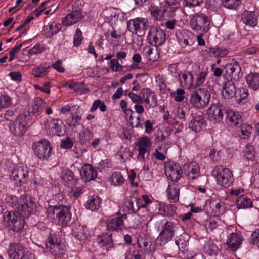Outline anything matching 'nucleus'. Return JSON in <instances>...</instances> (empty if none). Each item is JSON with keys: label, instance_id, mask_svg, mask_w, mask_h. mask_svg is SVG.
I'll list each match as a JSON object with an SVG mask.
<instances>
[{"label": "nucleus", "instance_id": "obj_1", "mask_svg": "<svg viewBox=\"0 0 259 259\" xmlns=\"http://www.w3.org/2000/svg\"><path fill=\"white\" fill-rule=\"evenodd\" d=\"M179 235L176 239L175 244L179 249L186 246V242L189 239L188 235L185 232L183 227L178 223L166 221L162 225V230L157 238V242L163 246L172 240L175 235Z\"/></svg>", "mask_w": 259, "mask_h": 259}, {"label": "nucleus", "instance_id": "obj_2", "mask_svg": "<svg viewBox=\"0 0 259 259\" xmlns=\"http://www.w3.org/2000/svg\"><path fill=\"white\" fill-rule=\"evenodd\" d=\"M12 201L13 206L19 214L24 217L29 216L36 208L34 200L28 195H22L19 198L10 195L8 197Z\"/></svg>", "mask_w": 259, "mask_h": 259}, {"label": "nucleus", "instance_id": "obj_3", "mask_svg": "<svg viewBox=\"0 0 259 259\" xmlns=\"http://www.w3.org/2000/svg\"><path fill=\"white\" fill-rule=\"evenodd\" d=\"M210 99L209 92L206 88H199L191 93L189 102L195 108L202 109L208 105Z\"/></svg>", "mask_w": 259, "mask_h": 259}, {"label": "nucleus", "instance_id": "obj_4", "mask_svg": "<svg viewBox=\"0 0 259 259\" xmlns=\"http://www.w3.org/2000/svg\"><path fill=\"white\" fill-rule=\"evenodd\" d=\"M217 183L224 188H228L233 183L234 178L232 171L222 165L215 166L211 172Z\"/></svg>", "mask_w": 259, "mask_h": 259}, {"label": "nucleus", "instance_id": "obj_5", "mask_svg": "<svg viewBox=\"0 0 259 259\" xmlns=\"http://www.w3.org/2000/svg\"><path fill=\"white\" fill-rule=\"evenodd\" d=\"M189 24L193 30L205 33L208 29L210 21L205 14L197 13L191 16Z\"/></svg>", "mask_w": 259, "mask_h": 259}, {"label": "nucleus", "instance_id": "obj_6", "mask_svg": "<svg viewBox=\"0 0 259 259\" xmlns=\"http://www.w3.org/2000/svg\"><path fill=\"white\" fill-rule=\"evenodd\" d=\"M35 155L40 159L48 161L52 154L51 143L45 139L35 142L33 144Z\"/></svg>", "mask_w": 259, "mask_h": 259}, {"label": "nucleus", "instance_id": "obj_7", "mask_svg": "<svg viewBox=\"0 0 259 259\" xmlns=\"http://www.w3.org/2000/svg\"><path fill=\"white\" fill-rule=\"evenodd\" d=\"M53 214H56L59 225L63 227L68 225L72 217L70 207L63 205H56L53 207Z\"/></svg>", "mask_w": 259, "mask_h": 259}, {"label": "nucleus", "instance_id": "obj_8", "mask_svg": "<svg viewBox=\"0 0 259 259\" xmlns=\"http://www.w3.org/2000/svg\"><path fill=\"white\" fill-rule=\"evenodd\" d=\"M11 179L15 182L17 187H21L26 184L29 179L28 168L24 165L15 166L12 171Z\"/></svg>", "mask_w": 259, "mask_h": 259}, {"label": "nucleus", "instance_id": "obj_9", "mask_svg": "<svg viewBox=\"0 0 259 259\" xmlns=\"http://www.w3.org/2000/svg\"><path fill=\"white\" fill-rule=\"evenodd\" d=\"M7 253L11 259H27L29 254L27 248L19 243H11Z\"/></svg>", "mask_w": 259, "mask_h": 259}, {"label": "nucleus", "instance_id": "obj_10", "mask_svg": "<svg viewBox=\"0 0 259 259\" xmlns=\"http://www.w3.org/2000/svg\"><path fill=\"white\" fill-rule=\"evenodd\" d=\"M149 42L155 47L162 45L166 40L165 32L160 28L152 27L147 36Z\"/></svg>", "mask_w": 259, "mask_h": 259}, {"label": "nucleus", "instance_id": "obj_11", "mask_svg": "<svg viewBox=\"0 0 259 259\" xmlns=\"http://www.w3.org/2000/svg\"><path fill=\"white\" fill-rule=\"evenodd\" d=\"M63 122L58 118H48L44 124V129L51 135H60L62 133L61 129Z\"/></svg>", "mask_w": 259, "mask_h": 259}, {"label": "nucleus", "instance_id": "obj_12", "mask_svg": "<svg viewBox=\"0 0 259 259\" xmlns=\"http://www.w3.org/2000/svg\"><path fill=\"white\" fill-rule=\"evenodd\" d=\"M142 96V104H145V107L147 109L151 107H155L158 105L156 96L152 90L146 88L140 91Z\"/></svg>", "mask_w": 259, "mask_h": 259}, {"label": "nucleus", "instance_id": "obj_13", "mask_svg": "<svg viewBox=\"0 0 259 259\" xmlns=\"http://www.w3.org/2000/svg\"><path fill=\"white\" fill-rule=\"evenodd\" d=\"M9 130L15 136H21L27 130L26 122L22 118L17 117L14 121H11Z\"/></svg>", "mask_w": 259, "mask_h": 259}, {"label": "nucleus", "instance_id": "obj_14", "mask_svg": "<svg viewBox=\"0 0 259 259\" xmlns=\"http://www.w3.org/2000/svg\"><path fill=\"white\" fill-rule=\"evenodd\" d=\"M137 146L139 147L138 156L142 159L145 158V155L148 157L151 147L150 139L148 137H142L137 142Z\"/></svg>", "mask_w": 259, "mask_h": 259}, {"label": "nucleus", "instance_id": "obj_15", "mask_svg": "<svg viewBox=\"0 0 259 259\" xmlns=\"http://www.w3.org/2000/svg\"><path fill=\"white\" fill-rule=\"evenodd\" d=\"M84 16L80 10H73L62 19V23L64 26H70L77 23Z\"/></svg>", "mask_w": 259, "mask_h": 259}, {"label": "nucleus", "instance_id": "obj_16", "mask_svg": "<svg viewBox=\"0 0 259 259\" xmlns=\"http://www.w3.org/2000/svg\"><path fill=\"white\" fill-rule=\"evenodd\" d=\"M130 25L133 27L132 32L138 35H142L148 27V20L145 18H136L130 21Z\"/></svg>", "mask_w": 259, "mask_h": 259}, {"label": "nucleus", "instance_id": "obj_17", "mask_svg": "<svg viewBox=\"0 0 259 259\" xmlns=\"http://www.w3.org/2000/svg\"><path fill=\"white\" fill-rule=\"evenodd\" d=\"M242 237L236 233H231L227 237L226 244L232 251H236L242 243Z\"/></svg>", "mask_w": 259, "mask_h": 259}, {"label": "nucleus", "instance_id": "obj_18", "mask_svg": "<svg viewBox=\"0 0 259 259\" xmlns=\"http://www.w3.org/2000/svg\"><path fill=\"white\" fill-rule=\"evenodd\" d=\"M176 36L178 41L183 46L190 45L193 37L190 31L183 29L177 31Z\"/></svg>", "mask_w": 259, "mask_h": 259}, {"label": "nucleus", "instance_id": "obj_19", "mask_svg": "<svg viewBox=\"0 0 259 259\" xmlns=\"http://www.w3.org/2000/svg\"><path fill=\"white\" fill-rule=\"evenodd\" d=\"M45 104L44 100L39 98L34 99L33 103L28 106L27 110L25 111V116H33L36 113L42 110V106Z\"/></svg>", "mask_w": 259, "mask_h": 259}, {"label": "nucleus", "instance_id": "obj_20", "mask_svg": "<svg viewBox=\"0 0 259 259\" xmlns=\"http://www.w3.org/2000/svg\"><path fill=\"white\" fill-rule=\"evenodd\" d=\"M80 176L85 182H89L97 178V172L92 165L85 164L81 169Z\"/></svg>", "mask_w": 259, "mask_h": 259}, {"label": "nucleus", "instance_id": "obj_21", "mask_svg": "<svg viewBox=\"0 0 259 259\" xmlns=\"http://www.w3.org/2000/svg\"><path fill=\"white\" fill-rule=\"evenodd\" d=\"M208 116L211 121L219 122L223 116L222 109L217 104L211 105L207 110Z\"/></svg>", "mask_w": 259, "mask_h": 259}, {"label": "nucleus", "instance_id": "obj_22", "mask_svg": "<svg viewBox=\"0 0 259 259\" xmlns=\"http://www.w3.org/2000/svg\"><path fill=\"white\" fill-rule=\"evenodd\" d=\"M124 217L125 215H123L108 219L106 222L107 229L111 231L122 229L124 224L123 218Z\"/></svg>", "mask_w": 259, "mask_h": 259}, {"label": "nucleus", "instance_id": "obj_23", "mask_svg": "<svg viewBox=\"0 0 259 259\" xmlns=\"http://www.w3.org/2000/svg\"><path fill=\"white\" fill-rule=\"evenodd\" d=\"M241 19L244 24L250 27H254L257 23V16L252 11L244 12L242 15Z\"/></svg>", "mask_w": 259, "mask_h": 259}, {"label": "nucleus", "instance_id": "obj_24", "mask_svg": "<svg viewBox=\"0 0 259 259\" xmlns=\"http://www.w3.org/2000/svg\"><path fill=\"white\" fill-rule=\"evenodd\" d=\"M226 73L229 75L231 81H238L243 76V73L241 72V68L240 66H228Z\"/></svg>", "mask_w": 259, "mask_h": 259}, {"label": "nucleus", "instance_id": "obj_25", "mask_svg": "<svg viewBox=\"0 0 259 259\" xmlns=\"http://www.w3.org/2000/svg\"><path fill=\"white\" fill-rule=\"evenodd\" d=\"M72 234L74 237L79 240L86 239L88 235L86 227L80 225H75L73 227Z\"/></svg>", "mask_w": 259, "mask_h": 259}, {"label": "nucleus", "instance_id": "obj_26", "mask_svg": "<svg viewBox=\"0 0 259 259\" xmlns=\"http://www.w3.org/2000/svg\"><path fill=\"white\" fill-rule=\"evenodd\" d=\"M101 204V199L98 196H89L85 203V206L88 209L92 211L98 210Z\"/></svg>", "mask_w": 259, "mask_h": 259}, {"label": "nucleus", "instance_id": "obj_27", "mask_svg": "<svg viewBox=\"0 0 259 259\" xmlns=\"http://www.w3.org/2000/svg\"><path fill=\"white\" fill-rule=\"evenodd\" d=\"M48 250L57 258H62L66 255L65 247L61 240Z\"/></svg>", "mask_w": 259, "mask_h": 259}, {"label": "nucleus", "instance_id": "obj_28", "mask_svg": "<svg viewBox=\"0 0 259 259\" xmlns=\"http://www.w3.org/2000/svg\"><path fill=\"white\" fill-rule=\"evenodd\" d=\"M236 89L235 84L232 81H228L223 85L222 95L226 99L235 97Z\"/></svg>", "mask_w": 259, "mask_h": 259}, {"label": "nucleus", "instance_id": "obj_29", "mask_svg": "<svg viewBox=\"0 0 259 259\" xmlns=\"http://www.w3.org/2000/svg\"><path fill=\"white\" fill-rule=\"evenodd\" d=\"M204 120L201 115L192 117L189 124V127L194 132L197 133L200 132L202 126L204 125Z\"/></svg>", "mask_w": 259, "mask_h": 259}, {"label": "nucleus", "instance_id": "obj_30", "mask_svg": "<svg viewBox=\"0 0 259 259\" xmlns=\"http://www.w3.org/2000/svg\"><path fill=\"white\" fill-rule=\"evenodd\" d=\"M143 55L149 60L153 62L157 60L159 57V53L158 50L147 46L143 48Z\"/></svg>", "mask_w": 259, "mask_h": 259}, {"label": "nucleus", "instance_id": "obj_31", "mask_svg": "<svg viewBox=\"0 0 259 259\" xmlns=\"http://www.w3.org/2000/svg\"><path fill=\"white\" fill-rule=\"evenodd\" d=\"M111 236V234H106L98 238L97 239V242L103 250L107 251L109 248L113 246V242Z\"/></svg>", "mask_w": 259, "mask_h": 259}, {"label": "nucleus", "instance_id": "obj_32", "mask_svg": "<svg viewBox=\"0 0 259 259\" xmlns=\"http://www.w3.org/2000/svg\"><path fill=\"white\" fill-rule=\"evenodd\" d=\"M179 187L177 184H172L168 185L167 193L170 202L175 203L179 200Z\"/></svg>", "mask_w": 259, "mask_h": 259}, {"label": "nucleus", "instance_id": "obj_33", "mask_svg": "<svg viewBox=\"0 0 259 259\" xmlns=\"http://www.w3.org/2000/svg\"><path fill=\"white\" fill-rule=\"evenodd\" d=\"M20 214L19 212H14L13 211H6L3 215V224L6 226L10 228L13 223L19 217Z\"/></svg>", "mask_w": 259, "mask_h": 259}, {"label": "nucleus", "instance_id": "obj_34", "mask_svg": "<svg viewBox=\"0 0 259 259\" xmlns=\"http://www.w3.org/2000/svg\"><path fill=\"white\" fill-rule=\"evenodd\" d=\"M198 69L197 66H194L193 70L188 74L183 73L182 78L184 81L185 85L188 88H194V78L195 72Z\"/></svg>", "mask_w": 259, "mask_h": 259}, {"label": "nucleus", "instance_id": "obj_35", "mask_svg": "<svg viewBox=\"0 0 259 259\" xmlns=\"http://www.w3.org/2000/svg\"><path fill=\"white\" fill-rule=\"evenodd\" d=\"M184 173L191 179H195L199 176V168L196 163L191 164L184 166Z\"/></svg>", "mask_w": 259, "mask_h": 259}, {"label": "nucleus", "instance_id": "obj_36", "mask_svg": "<svg viewBox=\"0 0 259 259\" xmlns=\"http://www.w3.org/2000/svg\"><path fill=\"white\" fill-rule=\"evenodd\" d=\"M246 82L249 87L256 90L259 89V73H250L246 76Z\"/></svg>", "mask_w": 259, "mask_h": 259}, {"label": "nucleus", "instance_id": "obj_37", "mask_svg": "<svg viewBox=\"0 0 259 259\" xmlns=\"http://www.w3.org/2000/svg\"><path fill=\"white\" fill-rule=\"evenodd\" d=\"M236 205L239 209L251 208L253 206L251 200L245 195H241L237 199Z\"/></svg>", "mask_w": 259, "mask_h": 259}, {"label": "nucleus", "instance_id": "obj_38", "mask_svg": "<svg viewBox=\"0 0 259 259\" xmlns=\"http://www.w3.org/2000/svg\"><path fill=\"white\" fill-rule=\"evenodd\" d=\"M229 121L235 126L242 123V117L238 112L230 111L227 115Z\"/></svg>", "mask_w": 259, "mask_h": 259}, {"label": "nucleus", "instance_id": "obj_39", "mask_svg": "<svg viewBox=\"0 0 259 259\" xmlns=\"http://www.w3.org/2000/svg\"><path fill=\"white\" fill-rule=\"evenodd\" d=\"M25 224V222L24 218L20 215L9 228V229L15 232H21L24 227Z\"/></svg>", "mask_w": 259, "mask_h": 259}, {"label": "nucleus", "instance_id": "obj_40", "mask_svg": "<svg viewBox=\"0 0 259 259\" xmlns=\"http://www.w3.org/2000/svg\"><path fill=\"white\" fill-rule=\"evenodd\" d=\"M197 67L198 69L194 74V75H196L197 77L195 82H194V88L203 84L206 79V76L207 74L206 71H201L199 66H197Z\"/></svg>", "mask_w": 259, "mask_h": 259}, {"label": "nucleus", "instance_id": "obj_41", "mask_svg": "<svg viewBox=\"0 0 259 259\" xmlns=\"http://www.w3.org/2000/svg\"><path fill=\"white\" fill-rule=\"evenodd\" d=\"M139 202V198L136 196H133L130 200L126 202V207L127 208L129 211L134 212L137 211L139 210V205L138 203Z\"/></svg>", "mask_w": 259, "mask_h": 259}, {"label": "nucleus", "instance_id": "obj_42", "mask_svg": "<svg viewBox=\"0 0 259 259\" xmlns=\"http://www.w3.org/2000/svg\"><path fill=\"white\" fill-rule=\"evenodd\" d=\"M50 68L49 66H37L32 70V74L35 77H41L47 74Z\"/></svg>", "mask_w": 259, "mask_h": 259}, {"label": "nucleus", "instance_id": "obj_43", "mask_svg": "<svg viewBox=\"0 0 259 259\" xmlns=\"http://www.w3.org/2000/svg\"><path fill=\"white\" fill-rule=\"evenodd\" d=\"M61 240L58 235L56 234H50L47 239L46 240V248L48 249L52 247Z\"/></svg>", "mask_w": 259, "mask_h": 259}, {"label": "nucleus", "instance_id": "obj_44", "mask_svg": "<svg viewBox=\"0 0 259 259\" xmlns=\"http://www.w3.org/2000/svg\"><path fill=\"white\" fill-rule=\"evenodd\" d=\"M126 53L124 51H119L116 54V58L110 61V65H120L124 63L123 61L126 59Z\"/></svg>", "mask_w": 259, "mask_h": 259}, {"label": "nucleus", "instance_id": "obj_45", "mask_svg": "<svg viewBox=\"0 0 259 259\" xmlns=\"http://www.w3.org/2000/svg\"><path fill=\"white\" fill-rule=\"evenodd\" d=\"M110 179L112 184L114 186H120L123 184L124 181L121 174L118 172H113Z\"/></svg>", "mask_w": 259, "mask_h": 259}, {"label": "nucleus", "instance_id": "obj_46", "mask_svg": "<svg viewBox=\"0 0 259 259\" xmlns=\"http://www.w3.org/2000/svg\"><path fill=\"white\" fill-rule=\"evenodd\" d=\"M12 105V99L8 95H0V109L7 108Z\"/></svg>", "mask_w": 259, "mask_h": 259}, {"label": "nucleus", "instance_id": "obj_47", "mask_svg": "<svg viewBox=\"0 0 259 259\" xmlns=\"http://www.w3.org/2000/svg\"><path fill=\"white\" fill-rule=\"evenodd\" d=\"M189 110L187 108L177 107L174 110L175 116L181 120L185 121L186 115L189 113Z\"/></svg>", "mask_w": 259, "mask_h": 259}, {"label": "nucleus", "instance_id": "obj_48", "mask_svg": "<svg viewBox=\"0 0 259 259\" xmlns=\"http://www.w3.org/2000/svg\"><path fill=\"white\" fill-rule=\"evenodd\" d=\"M182 173V171L180 166H177V168H175V171H168V174H167L166 176L172 181L177 182L181 177Z\"/></svg>", "mask_w": 259, "mask_h": 259}, {"label": "nucleus", "instance_id": "obj_49", "mask_svg": "<svg viewBox=\"0 0 259 259\" xmlns=\"http://www.w3.org/2000/svg\"><path fill=\"white\" fill-rule=\"evenodd\" d=\"M111 39L110 43L111 44L118 45L123 42L122 35L115 30H113L111 32Z\"/></svg>", "mask_w": 259, "mask_h": 259}, {"label": "nucleus", "instance_id": "obj_50", "mask_svg": "<svg viewBox=\"0 0 259 259\" xmlns=\"http://www.w3.org/2000/svg\"><path fill=\"white\" fill-rule=\"evenodd\" d=\"M236 93L235 97L238 102H241L248 96L247 90L244 88L238 89Z\"/></svg>", "mask_w": 259, "mask_h": 259}, {"label": "nucleus", "instance_id": "obj_51", "mask_svg": "<svg viewBox=\"0 0 259 259\" xmlns=\"http://www.w3.org/2000/svg\"><path fill=\"white\" fill-rule=\"evenodd\" d=\"M185 91L183 89H178L176 92L171 94V97L174 99L176 101L182 102L184 99V94Z\"/></svg>", "mask_w": 259, "mask_h": 259}, {"label": "nucleus", "instance_id": "obj_52", "mask_svg": "<svg viewBox=\"0 0 259 259\" xmlns=\"http://www.w3.org/2000/svg\"><path fill=\"white\" fill-rule=\"evenodd\" d=\"M179 7V4L178 5H167L165 3L163 12L168 14L169 16L173 17L177 9Z\"/></svg>", "mask_w": 259, "mask_h": 259}, {"label": "nucleus", "instance_id": "obj_53", "mask_svg": "<svg viewBox=\"0 0 259 259\" xmlns=\"http://www.w3.org/2000/svg\"><path fill=\"white\" fill-rule=\"evenodd\" d=\"M244 156L248 160H252L254 157V151L252 146L247 144L243 151Z\"/></svg>", "mask_w": 259, "mask_h": 259}, {"label": "nucleus", "instance_id": "obj_54", "mask_svg": "<svg viewBox=\"0 0 259 259\" xmlns=\"http://www.w3.org/2000/svg\"><path fill=\"white\" fill-rule=\"evenodd\" d=\"M223 4L226 8L235 9L240 4V0H223Z\"/></svg>", "mask_w": 259, "mask_h": 259}, {"label": "nucleus", "instance_id": "obj_55", "mask_svg": "<svg viewBox=\"0 0 259 259\" xmlns=\"http://www.w3.org/2000/svg\"><path fill=\"white\" fill-rule=\"evenodd\" d=\"M151 15L156 20H161L163 16V11L156 7H153L150 9Z\"/></svg>", "mask_w": 259, "mask_h": 259}, {"label": "nucleus", "instance_id": "obj_56", "mask_svg": "<svg viewBox=\"0 0 259 259\" xmlns=\"http://www.w3.org/2000/svg\"><path fill=\"white\" fill-rule=\"evenodd\" d=\"M83 39L82 34L81 31L77 28L73 37V44L75 46H78Z\"/></svg>", "mask_w": 259, "mask_h": 259}, {"label": "nucleus", "instance_id": "obj_57", "mask_svg": "<svg viewBox=\"0 0 259 259\" xmlns=\"http://www.w3.org/2000/svg\"><path fill=\"white\" fill-rule=\"evenodd\" d=\"M81 119V114L71 115V120L68 123V125L75 128L79 124Z\"/></svg>", "mask_w": 259, "mask_h": 259}, {"label": "nucleus", "instance_id": "obj_58", "mask_svg": "<svg viewBox=\"0 0 259 259\" xmlns=\"http://www.w3.org/2000/svg\"><path fill=\"white\" fill-rule=\"evenodd\" d=\"M252 131V127L249 125L244 124L241 126V133L244 136V138H248Z\"/></svg>", "mask_w": 259, "mask_h": 259}, {"label": "nucleus", "instance_id": "obj_59", "mask_svg": "<svg viewBox=\"0 0 259 259\" xmlns=\"http://www.w3.org/2000/svg\"><path fill=\"white\" fill-rule=\"evenodd\" d=\"M217 248V247L214 244L212 243H208L205 244L204 250L206 253L211 255L212 254L215 253Z\"/></svg>", "mask_w": 259, "mask_h": 259}, {"label": "nucleus", "instance_id": "obj_60", "mask_svg": "<svg viewBox=\"0 0 259 259\" xmlns=\"http://www.w3.org/2000/svg\"><path fill=\"white\" fill-rule=\"evenodd\" d=\"M49 28L51 35L53 36L61 30L62 26L60 23H53L49 24Z\"/></svg>", "mask_w": 259, "mask_h": 259}, {"label": "nucleus", "instance_id": "obj_61", "mask_svg": "<svg viewBox=\"0 0 259 259\" xmlns=\"http://www.w3.org/2000/svg\"><path fill=\"white\" fill-rule=\"evenodd\" d=\"M73 145L72 139L68 137L65 140H61L60 147L64 149H71Z\"/></svg>", "mask_w": 259, "mask_h": 259}, {"label": "nucleus", "instance_id": "obj_62", "mask_svg": "<svg viewBox=\"0 0 259 259\" xmlns=\"http://www.w3.org/2000/svg\"><path fill=\"white\" fill-rule=\"evenodd\" d=\"M149 196L147 195H143L142 196V198H139V202L138 203V205H139V209L140 208H145L147 205L151 203Z\"/></svg>", "mask_w": 259, "mask_h": 259}, {"label": "nucleus", "instance_id": "obj_63", "mask_svg": "<svg viewBox=\"0 0 259 259\" xmlns=\"http://www.w3.org/2000/svg\"><path fill=\"white\" fill-rule=\"evenodd\" d=\"M128 97L133 103L137 104H142V96L138 95L133 92L128 93Z\"/></svg>", "mask_w": 259, "mask_h": 259}, {"label": "nucleus", "instance_id": "obj_64", "mask_svg": "<svg viewBox=\"0 0 259 259\" xmlns=\"http://www.w3.org/2000/svg\"><path fill=\"white\" fill-rule=\"evenodd\" d=\"M34 88L36 90H39L42 92L46 94H50V83L48 82H46L42 86H39L37 84L34 85Z\"/></svg>", "mask_w": 259, "mask_h": 259}]
</instances>
